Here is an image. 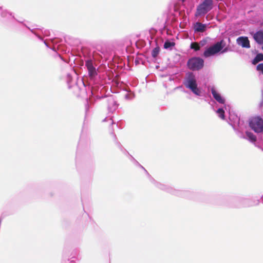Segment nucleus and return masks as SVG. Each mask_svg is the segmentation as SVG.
<instances>
[{
	"mask_svg": "<svg viewBox=\"0 0 263 263\" xmlns=\"http://www.w3.org/2000/svg\"><path fill=\"white\" fill-rule=\"evenodd\" d=\"M229 119L231 121V125L232 126L238 137L241 138L248 139L251 142H255L256 141V136L253 133L249 132H246L247 138H245L243 132L246 129V126L244 122L240 120V118L237 116L230 115Z\"/></svg>",
	"mask_w": 263,
	"mask_h": 263,
	"instance_id": "1",
	"label": "nucleus"
},
{
	"mask_svg": "<svg viewBox=\"0 0 263 263\" xmlns=\"http://www.w3.org/2000/svg\"><path fill=\"white\" fill-rule=\"evenodd\" d=\"M183 84L186 88L190 89L192 92L198 96H202V92L197 86V83L195 74L189 72L186 74L183 81Z\"/></svg>",
	"mask_w": 263,
	"mask_h": 263,
	"instance_id": "2",
	"label": "nucleus"
},
{
	"mask_svg": "<svg viewBox=\"0 0 263 263\" xmlns=\"http://www.w3.org/2000/svg\"><path fill=\"white\" fill-rule=\"evenodd\" d=\"M224 46L223 41L222 40L217 42L214 45L207 48L203 52V56L205 58H209L215 55V54L221 52L223 53L227 51V49H223Z\"/></svg>",
	"mask_w": 263,
	"mask_h": 263,
	"instance_id": "3",
	"label": "nucleus"
},
{
	"mask_svg": "<svg viewBox=\"0 0 263 263\" xmlns=\"http://www.w3.org/2000/svg\"><path fill=\"white\" fill-rule=\"evenodd\" d=\"M213 0H204L197 7L195 14V16L199 17L205 15L213 8Z\"/></svg>",
	"mask_w": 263,
	"mask_h": 263,
	"instance_id": "4",
	"label": "nucleus"
},
{
	"mask_svg": "<svg viewBox=\"0 0 263 263\" xmlns=\"http://www.w3.org/2000/svg\"><path fill=\"white\" fill-rule=\"evenodd\" d=\"M249 126L255 133L263 132V120L259 117H254L249 120Z\"/></svg>",
	"mask_w": 263,
	"mask_h": 263,
	"instance_id": "5",
	"label": "nucleus"
},
{
	"mask_svg": "<svg viewBox=\"0 0 263 263\" xmlns=\"http://www.w3.org/2000/svg\"><path fill=\"white\" fill-rule=\"evenodd\" d=\"M204 61L199 57H194L190 59L187 62V66L192 70H199L202 68Z\"/></svg>",
	"mask_w": 263,
	"mask_h": 263,
	"instance_id": "6",
	"label": "nucleus"
},
{
	"mask_svg": "<svg viewBox=\"0 0 263 263\" xmlns=\"http://www.w3.org/2000/svg\"><path fill=\"white\" fill-rule=\"evenodd\" d=\"M152 182L156 185V187L160 189V190L165 191L170 194L175 195H180V191L173 188L172 186L161 183L160 182H158L154 180H153Z\"/></svg>",
	"mask_w": 263,
	"mask_h": 263,
	"instance_id": "7",
	"label": "nucleus"
},
{
	"mask_svg": "<svg viewBox=\"0 0 263 263\" xmlns=\"http://www.w3.org/2000/svg\"><path fill=\"white\" fill-rule=\"evenodd\" d=\"M85 66L87 67L88 74L91 79L95 78L97 74V69L91 60H87L85 62Z\"/></svg>",
	"mask_w": 263,
	"mask_h": 263,
	"instance_id": "8",
	"label": "nucleus"
},
{
	"mask_svg": "<svg viewBox=\"0 0 263 263\" xmlns=\"http://www.w3.org/2000/svg\"><path fill=\"white\" fill-rule=\"evenodd\" d=\"M211 93L213 98L216 100L217 102L220 104L224 103V98L221 96L220 93L215 88H212Z\"/></svg>",
	"mask_w": 263,
	"mask_h": 263,
	"instance_id": "9",
	"label": "nucleus"
},
{
	"mask_svg": "<svg viewBox=\"0 0 263 263\" xmlns=\"http://www.w3.org/2000/svg\"><path fill=\"white\" fill-rule=\"evenodd\" d=\"M237 43L243 48H249L250 47V42L247 37H239L237 39Z\"/></svg>",
	"mask_w": 263,
	"mask_h": 263,
	"instance_id": "10",
	"label": "nucleus"
},
{
	"mask_svg": "<svg viewBox=\"0 0 263 263\" xmlns=\"http://www.w3.org/2000/svg\"><path fill=\"white\" fill-rule=\"evenodd\" d=\"M108 109L109 111L112 112L115 111L118 108V105L114 98L109 97L108 98Z\"/></svg>",
	"mask_w": 263,
	"mask_h": 263,
	"instance_id": "11",
	"label": "nucleus"
},
{
	"mask_svg": "<svg viewBox=\"0 0 263 263\" xmlns=\"http://www.w3.org/2000/svg\"><path fill=\"white\" fill-rule=\"evenodd\" d=\"M253 39L258 44L263 45V31L259 30L254 33Z\"/></svg>",
	"mask_w": 263,
	"mask_h": 263,
	"instance_id": "12",
	"label": "nucleus"
},
{
	"mask_svg": "<svg viewBox=\"0 0 263 263\" xmlns=\"http://www.w3.org/2000/svg\"><path fill=\"white\" fill-rule=\"evenodd\" d=\"M206 25L199 22H197L194 25L195 32H202L205 31Z\"/></svg>",
	"mask_w": 263,
	"mask_h": 263,
	"instance_id": "13",
	"label": "nucleus"
},
{
	"mask_svg": "<svg viewBox=\"0 0 263 263\" xmlns=\"http://www.w3.org/2000/svg\"><path fill=\"white\" fill-rule=\"evenodd\" d=\"M263 60V54L261 53H259L257 54L255 58L253 60L252 63L253 64H256L260 61Z\"/></svg>",
	"mask_w": 263,
	"mask_h": 263,
	"instance_id": "14",
	"label": "nucleus"
},
{
	"mask_svg": "<svg viewBox=\"0 0 263 263\" xmlns=\"http://www.w3.org/2000/svg\"><path fill=\"white\" fill-rule=\"evenodd\" d=\"M216 114L221 119H224V110L223 108H219L216 111Z\"/></svg>",
	"mask_w": 263,
	"mask_h": 263,
	"instance_id": "15",
	"label": "nucleus"
},
{
	"mask_svg": "<svg viewBox=\"0 0 263 263\" xmlns=\"http://www.w3.org/2000/svg\"><path fill=\"white\" fill-rule=\"evenodd\" d=\"M190 48L196 51L199 50L200 49L199 45L196 42L192 43L190 45Z\"/></svg>",
	"mask_w": 263,
	"mask_h": 263,
	"instance_id": "16",
	"label": "nucleus"
},
{
	"mask_svg": "<svg viewBox=\"0 0 263 263\" xmlns=\"http://www.w3.org/2000/svg\"><path fill=\"white\" fill-rule=\"evenodd\" d=\"M175 45V43L174 42L166 41L164 44V48L165 49L170 48Z\"/></svg>",
	"mask_w": 263,
	"mask_h": 263,
	"instance_id": "17",
	"label": "nucleus"
},
{
	"mask_svg": "<svg viewBox=\"0 0 263 263\" xmlns=\"http://www.w3.org/2000/svg\"><path fill=\"white\" fill-rule=\"evenodd\" d=\"M159 51L160 50L158 47L155 48L152 51V57L154 58L156 57L158 55Z\"/></svg>",
	"mask_w": 263,
	"mask_h": 263,
	"instance_id": "18",
	"label": "nucleus"
},
{
	"mask_svg": "<svg viewBox=\"0 0 263 263\" xmlns=\"http://www.w3.org/2000/svg\"><path fill=\"white\" fill-rule=\"evenodd\" d=\"M11 15H12V14H11V13H10L9 12H7V10H4V11H2V16L3 17H9L8 16V15H9V16H11Z\"/></svg>",
	"mask_w": 263,
	"mask_h": 263,
	"instance_id": "19",
	"label": "nucleus"
},
{
	"mask_svg": "<svg viewBox=\"0 0 263 263\" xmlns=\"http://www.w3.org/2000/svg\"><path fill=\"white\" fill-rule=\"evenodd\" d=\"M134 97V95L133 93H126L125 95V99L127 100H131Z\"/></svg>",
	"mask_w": 263,
	"mask_h": 263,
	"instance_id": "20",
	"label": "nucleus"
},
{
	"mask_svg": "<svg viewBox=\"0 0 263 263\" xmlns=\"http://www.w3.org/2000/svg\"><path fill=\"white\" fill-rule=\"evenodd\" d=\"M256 68L257 70L261 71L263 74V63L259 64Z\"/></svg>",
	"mask_w": 263,
	"mask_h": 263,
	"instance_id": "21",
	"label": "nucleus"
},
{
	"mask_svg": "<svg viewBox=\"0 0 263 263\" xmlns=\"http://www.w3.org/2000/svg\"><path fill=\"white\" fill-rule=\"evenodd\" d=\"M70 263H75L73 260H71Z\"/></svg>",
	"mask_w": 263,
	"mask_h": 263,
	"instance_id": "22",
	"label": "nucleus"
}]
</instances>
